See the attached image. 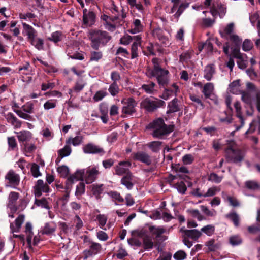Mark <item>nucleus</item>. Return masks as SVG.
I'll list each match as a JSON object with an SVG mask.
<instances>
[{
    "instance_id": "obj_59",
    "label": "nucleus",
    "mask_w": 260,
    "mask_h": 260,
    "mask_svg": "<svg viewBox=\"0 0 260 260\" xmlns=\"http://www.w3.org/2000/svg\"><path fill=\"white\" fill-rule=\"evenodd\" d=\"M194 157L190 154L184 155L182 160L184 165H190L194 161Z\"/></svg>"
},
{
    "instance_id": "obj_55",
    "label": "nucleus",
    "mask_w": 260,
    "mask_h": 260,
    "mask_svg": "<svg viewBox=\"0 0 260 260\" xmlns=\"http://www.w3.org/2000/svg\"><path fill=\"white\" fill-rule=\"evenodd\" d=\"M175 187L177 188V190L180 193L184 194L187 190V187L184 182L181 181L179 183H177L175 184Z\"/></svg>"
},
{
    "instance_id": "obj_47",
    "label": "nucleus",
    "mask_w": 260,
    "mask_h": 260,
    "mask_svg": "<svg viewBox=\"0 0 260 260\" xmlns=\"http://www.w3.org/2000/svg\"><path fill=\"white\" fill-rule=\"evenodd\" d=\"M189 97L192 101L195 102L198 105H196V108L199 107L200 109H203L204 108V104L198 96L194 94H190Z\"/></svg>"
},
{
    "instance_id": "obj_18",
    "label": "nucleus",
    "mask_w": 260,
    "mask_h": 260,
    "mask_svg": "<svg viewBox=\"0 0 260 260\" xmlns=\"http://www.w3.org/2000/svg\"><path fill=\"white\" fill-rule=\"evenodd\" d=\"M83 151L85 153L88 154H100L104 152L103 148L91 143L86 145L83 147Z\"/></svg>"
},
{
    "instance_id": "obj_28",
    "label": "nucleus",
    "mask_w": 260,
    "mask_h": 260,
    "mask_svg": "<svg viewBox=\"0 0 260 260\" xmlns=\"http://www.w3.org/2000/svg\"><path fill=\"white\" fill-rule=\"evenodd\" d=\"M24 215H19L15 220V228H14L13 224L11 223L10 228L13 232H18L21 227V225L24 221Z\"/></svg>"
},
{
    "instance_id": "obj_30",
    "label": "nucleus",
    "mask_w": 260,
    "mask_h": 260,
    "mask_svg": "<svg viewBox=\"0 0 260 260\" xmlns=\"http://www.w3.org/2000/svg\"><path fill=\"white\" fill-rule=\"evenodd\" d=\"M142 244L145 250H149L152 249L154 246L152 237L147 235L144 236L143 238V243Z\"/></svg>"
},
{
    "instance_id": "obj_39",
    "label": "nucleus",
    "mask_w": 260,
    "mask_h": 260,
    "mask_svg": "<svg viewBox=\"0 0 260 260\" xmlns=\"http://www.w3.org/2000/svg\"><path fill=\"white\" fill-rule=\"evenodd\" d=\"M62 32L60 31H56L51 34V36L48 38V40L53 42L54 43H57L60 42L62 38Z\"/></svg>"
},
{
    "instance_id": "obj_12",
    "label": "nucleus",
    "mask_w": 260,
    "mask_h": 260,
    "mask_svg": "<svg viewBox=\"0 0 260 260\" xmlns=\"http://www.w3.org/2000/svg\"><path fill=\"white\" fill-rule=\"evenodd\" d=\"M133 157L134 160H138L148 166L150 165L152 163L151 156L143 151H139L133 153Z\"/></svg>"
},
{
    "instance_id": "obj_5",
    "label": "nucleus",
    "mask_w": 260,
    "mask_h": 260,
    "mask_svg": "<svg viewBox=\"0 0 260 260\" xmlns=\"http://www.w3.org/2000/svg\"><path fill=\"white\" fill-rule=\"evenodd\" d=\"M100 174V172L96 167H88L85 169L78 170L76 172L70 176H74V182L78 180H85L86 184H90L95 181Z\"/></svg>"
},
{
    "instance_id": "obj_6",
    "label": "nucleus",
    "mask_w": 260,
    "mask_h": 260,
    "mask_svg": "<svg viewBox=\"0 0 260 260\" xmlns=\"http://www.w3.org/2000/svg\"><path fill=\"white\" fill-rule=\"evenodd\" d=\"M141 107L148 113H153L159 108L164 107L166 103L162 100L153 96L144 99L141 102Z\"/></svg>"
},
{
    "instance_id": "obj_14",
    "label": "nucleus",
    "mask_w": 260,
    "mask_h": 260,
    "mask_svg": "<svg viewBox=\"0 0 260 260\" xmlns=\"http://www.w3.org/2000/svg\"><path fill=\"white\" fill-rule=\"evenodd\" d=\"M132 164L129 161H122L118 163V166H116L115 174L118 176L125 175L128 172H131L128 168L125 167H129Z\"/></svg>"
},
{
    "instance_id": "obj_2",
    "label": "nucleus",
    "mask_w": 260,
    "mask_h": 260,
    "mask_svg": "<svg viewBox=\"0 0 260 260\" xmlns=\"http://www.w3.org/2000/svg\"><path fill=\"white\" fill-rule=\"evenodd\" d=\"M88 37L90 41V47L93 50H99L105 47L112 39L108 32L98 29H90Z\"/></svg>"
},
{
    "instance_id": "obj_46",
    "label": "nucleus",
    "mask_w": 260,
    "mask_h": 260,
    "mask_svg": "<svg viewBox=\"0 0 260 260\" xmlns=\"http://www.w3.org/2000/svg\"><path fill=\"white\" fill-rule=\"evenodd\" d=\"M140 46L139 45L138 42H133L131 46V59H134L138 56V46Z\"/></svg>"
},
{
    "instance_id": "obj_35",
    "label": "nucleus",
    "mask_w": 260,
    "mask_h": 260,
    "mask_svg": "<svg viewBox=\"0 0 260 260\" xmlns=\"http://www.w3.org/2000/svg\"><path fill=\"white\" fill-rule=\"evenodd\" d=\"M103 184H93L92 185L91 190L92 193L94 196H95L97 199H100L101 198V194L102 193L103 191Z\"/></svg>"
},
{
    "instance_id": "obj_10",
    "label": "nucleus",
    "mask_w": 260,
    "mask_h": 260,
    "mask_svg": "<svg viewBox=\"0 0 260 260\" xmlns=\"http://www.w3.org/2000/svg\"><path fill=\"white\" fill-rule=\"evenodd\" d=\"M101 244L96 242H91L88 249H85L83 251V258L84 260L87 259L89 257L98 254L102 250Z\"/></svg>"
},
{
    "instance_id": "obj_56",
    "label": "nucleus",
    "mask_w": 260,
    "mask_h": 260,
    "mask_svg": "<svg viewBox=\"0 0 260 260\" xmlns=\"http://www.w3.org/2000/svg\"><path fill=\"white\" fill-rule=\"evenodd\" d=\"M107 94L108 93L106 91L99 90L95 93L93 99L95 102H98L102 100Z\"/></svg>"
},
{
    "instance_id": "obj_11",
    "label": "nucleus",
    "mask_w": 260,
    "mask_h": 260,
    "mask_svg": "<svg viewBox=\"0 0 260 260\" xmlns=\"http://www.w3.org/2000/svg\"><path fill=\"white\" fill-rule=\"evenodd\" d=\"M75 178L74 176H69L66 181L65 190L62 191V192H64L65 194L60 198V200L64 201L63 205H64L68 201L72 185L74 183V179Z\"/></svg>"
},
{
    "instance_id": "obj_22",
    "label": "nucleus",
    "mask_w": 260,
    "mask_h": 260,
    "mask_svg": "<svg viewBox=\"0 0 260 260\" xmlns=\"http://www.w3.org/2000/svg\"><path fill=\"white\" fill-rule=\"evenodd\" d=\"M178 100L177 98H174L171 102L168 103V110L167 114H170L171 113H175L180 111V107L178 104Z\"/></svg>"
},
{
    "instance_id": "obj_1",
    "label": "nucleus",
    "mask_w": 260,
    "mask_h": 260,
    "mask_svg": "<svg viewBox=\"0 0 260 260\" xmlns=\"http://www.w3.org/2000/svg\"><path fill=\"white\" fill-rule=\"evenodd\" d=\"M147 128L152 130L151 135L153 138L163 139L174 131V125L166 124L164 119L159 117L150 122Z\"/></svg>"
},
{
    "instance_id": "obj_29",
    "label": "nucleus",
    "mask_w": 260,
    "mask_h": 260,
    "mask_svg": "<svg viewBox=\"0 0 260 260\" xmlns=\"http://www.w3.org/2000/svg\"><path fill=\"white\" fill-rule=\"evenodd\" d=\"M17 138L20 142L26 143L31 138V133L28 131H22L18 133Z\"/></svg>"
},
{
    "instance_id": "obj_4",
    "label": "nucleus",
    "mask_w": 260,
    "mask_h": 260,
    "mask_svg": "<svg viewBox=\"0 0 260 260\" xmlns=\"http://www.w3.org/2000/svg\"><path fill=\"white\" fill-rule=\"evenodd\" d=\"M227 145L225 149L226 161L236 164L242 162L245 157L244 152L240 148H235L236 144L233 140L227 141Z\"/></svg>"
},
{
    "instance_id": "obj_26",
    "label": "nucleus",
    "mask_w": 260,
    "mask_h": 260,
    "mask_svg": "<svg viewBox=\"0 0 260 260\" xmlns=\"http://www.w3.org/2000/svg\"><path fill=\"white\" fill-rule=\"evenodd\" d=\"M56 229V226L53 222H47L45 224L42 230L43 234L50 235L53 234Z\"/></svg>"
},
{
    "instance_id": "obj_17",
    "label": "nucleus",
    "mask_w": 260,
    "mask_h": 260,
    "mask_svg": "<svg viewBox=\"0 0 260 260\" xmlns=\"http://www.w3.org/2000/svg\"><path fill=\"white\" fill-rule=\"evenodd\" d=\"M234 107L236 110V116L239 119L241 124L237 126L236 128V131H239L241 129L244 125V118L242 116V108L240 103L239 101H236L234 103Z\"/></svg>"
},
{
    "instance_id": "obj_7",
    "label": "nucleus",
    "mask_w": 260,
    "mask_h": 260,
    "mask_svg": "<svg viewBox=\"0 0 260 260\" xmlns=\"http://www.w3.org/2000/svg\"><path fill=\"white\" fill-rule=\"evenodd\" d=\"M171 2L173 3V6L171 8L170 13H173L177 10L174 16L177 19L189 6V3L182 2L181 0H171Z\"/></svg>"
},
{
    "instance_id": "obj_58",
    "label": "nucleus",
    "mask_w": 260,
    "mask_h": 260,
    "mask_svg": "<svg viewBox=\"0 0 260 260\" xmlns=\"http://www.w3.org/2000/svg\"><path fill=\"white\" fill-rule=\"evenodd\" d=\"M253 47V43L250 40L245 39L242 44V49L244 51H250Z\"/></svg>"
},
{
    "instance_id": "obj_60",
    "label": "nucleus",
    "mask_w": 260,
    "mask_h": 260,
    "mask_svg": "<svg viewBox=\"0 0 260 260\" xmlns=\"http://www.w3.org/2000/svg\"><path fill=\"white\" fill-rule=\"evenodd\" d=\"M242 100L249 106L251 104V94L248 92H243L241 96Z\"/></svg>"
},
{
    "instance_id": "obj_16",
    "label": "nucleus",
    "mask_w": 260,
    "mask_h": 260,
    "mask_svg": "<svg viewBox=\"0 0 260 260\" xmlns=\"http://www.w3.org/2000/svg\"><path fill=\"white\" fill-rule=\"evenodd\" d=\"M22 26L23 28V34L27 36L29 41H33L34 38H36L37 36L36 30L31 26L26 23L23 22Z\"/></svg>"
},
{
    "instance_id": "obj_24",
    "label": "nucleus",
    "mask_w": 260,
    "mask_h": 260,
    "mask_svg": "<svg viewBox=\"0 0 260 260\" xmlns=\"http://www.w3.org/2000/svg\"><path fill=\"white\" fill-rule=\"evenodd\" d=\"M103 57V53L99 50H93L90 52L89 62H99Z\"/></svg>"
},
{
    "instance_id": "obj_15",
    "label": "nucleus",
    "mask_w": 260,
    "mask_h": 260,
    "mask_svg": "<svg viewBox=\"0 0 260 260\" xmlns=\"http://www.w3.org/2000/svg\"><path fill=\"white\" fill-rule=\"evenodd\" d=\"M6 179L9 181V183L14 186L19 185L20 182V176L13 170H10L5 176Z\"/></svg>"
},
{
    "instance_id": "obj_50",
    "label": "nucleus",
    "mask_w": 260,
    "mask_h": 260,
    "mask_svg": "<svg viewBox=\"0 0 260 260\" xmlns=\"http://www.w3.org/2000/svg\"><path fill=\"white\" fill-rule=\"evenodd\" d=\"M201 231L208 236H210L214 233L215 231V227L213 225L209 224L203 227Z\"/></svg>"
},
{
    "instance_id": "obj_49",
    "label": "nucleus",
    "mask_w": 260,
    "mask_h": 260,
    "mask_svg": "<svg viewBox=\"0 0 260 260\" xmlns=\"http://www.w3.org/2000/svg\"><path fill=\"white\" fill-rule=\"evenodd\" d=\"M31 173L32 175L35 178H37L40 176H41L42 174L40 173L39 171V166L36 163H32L31 164V169H30Z\"/></svg>"
},
{
    "instance_id": "obj_43",
    "label": "nucleus",
    "mask_w": 260,
    "mask_h": 260,
    "mask_svg": "<svg viewBox=\"0 0 260 260\" xmlns=\"http://www.w3.org/2000/svg\"><path fill=\"white\" fill-rule=\"evenodd\" d=\"M229 242L233 246L240 245L242 242V240L238 235L232 236L229 238Z\"/></svg>"
},
{
    "instance_id": "obj_13",
    "label": "nucleus",
    "mask_w": 260,
    "mask_h": 260,
    "mask_svg": "<svg viewBox=\"0 0 260 260\" xmlns=\"http://www.w3.org/2000/svg\"><path fill=\"white\" fill-rule=\"evenodd\" d=\"M120 182L127 189L131 190L133 188L135 183V176L132 172H128L121 178Z\"/></svg>"
},
{
    "instance_id": "obj_20",
    "label": "nucleus",
    "mask_w": 260,
    "mask_h": 260,
    "mask_svg": "<svg viewBox=\"0 0 260 260\" xmlns=\"http://www.w3.org/2000/svg\"><path fill=\"white\" fill-rule=\"evenodd\" d=\"M178 87L175 83H174L171 88H165L164 91L160 97L162 99L167 100L173 94L176 95V94L178 92Z\"/></svg>"
},
{
    "instance_id": "obj_52",
    "label": "nucleus",
    "mask_w": 260,
    "mask_h": 260,
    "mask_svg": "<svg viewBox=\"0 0 260 260\" xmlns=\"http://www.w3.org/2000/svg\"><path fill=\"white\" fill-rule=\"evenodd\" d=\"M19 196V193L14 191L11 192L9 196V204L12 206L14 205L18 199Z\"/></svg>"
},
{
    "instance_id": "obj_36",
    "label": "nucleus",
    "mask_w": 260,
    "mask_h": 260,
    "mask_svg": "<svg viewBox=\"0 0 260 260\" xmlns=\"http://www.w3.org/2000/svg\"><path fill=\"white\" fill-rule=\"evenodd\" d=\"M234 24L233 23H231L229 24L224 30V32H220V34L221 37L224 39H228V35L229 36L232 35L231 34L233 32L234 30Z\"/></svg>"
},
{
    "instance_id": "obj_62",
    "label": "nucleus",
    "mask_w": 260,
    "mask_h": 260,
    "mask_svg": "<svg viewBox=\"0 0 260 260\" xmlns=\"http://www.w3.org/2000/svg\"><path fill=\"white\" fill-rule=\"evenodd\" d=\"M222 177L219 176L215 173H211L209 176V180L213 181L216 183H220L222 181Z\"/></svg>"
},
{
    "instance_id": "obj_25",
    "label": "nucleus",
    "mask_w": 260,
    "mask_h": 260,
    "mask_svg": "<svg viewBox=\"0 0 260 260\" xmlns=\"http://www.w3.org/2000/svg\"><path fill=\"white\" fill-rule=\"evenodd\" d=\"M71 143V140H68L66 141V143L67 144L63 148L60 149L58 151V155L61 158L70 155L72 152V149L69 144H70Z\"/></svg>"
},
{
    "instance_id": "obj_48",
    "label": "nucleus",
    "mask_w": 260,
    "mask_h": 260,
    "mask_svg": "<svg viewBox=\"0 0 260 260\" xmlns=\"http://www.w3.org/2000/svg\"><path fill=\"white\" fill-rule=\"evenodd\" d=\"M192 52L191 51H186L183 52L179 56L180 62H187L191 58Z\"/></svg>"
},
{
    "instance_id": "obj_3",
    "label": "nucleus",
    "mask_w": 260,
    "mask_h": 260,
    "mask_svg": "<svg viewBox=\"0 0 260 260\" xmlns=\"http://www.w3.org/2000/svg\"><path fill=\"white\" fill-rule=\"evenodd\" d=\"M154 68L153 69H149L147 72V75L149 78L156 77L158 84L162 87L167 86L169 83L168 74L169 72L161 68L158 63V59H152Z\"/></svg>"
},
{
    "instance_id": "obj_21",
    "label": "nucleus",
    "mask_w": 260,
    "mask_h": 260,
    "mask_svg": "<svg viewBox=\"0 0 260 260\" xmlns=\"http://www.w3.org/2000/svg\"><path fill=\"white\" fill-rule=\"evenodd\" d=\"M181 231L184 234V236L194 240H197L202 235L201 232L197 229L183 230L181 229Z\"/></svg>"
},
{
    "instance_id": "obj_40",
    "label": "nucleus",
    "mask_w": 260,
    "mask_h": 260,
    "mask_svg": "<svg viewBox=\"0 0 260 260\" xmlns=\"http://www.w3.org/2000/svg\"><path fill=\"white\" fill-rule=\"evenodd\" d=\"M30 44L34 46L38 50H41L43 49L44 40L41 38H34L33 41H29Z\"/></svg>"
},
{
    "instance_id": "obj_38",
    "label": "nucleus",
    "mask_w": 260,
    "mask_h": 260,
    "mask_svg": "<svg viewBox=\"0 0 260 260\" xmlns=\"http://www.w3.org/2000/svg\"><path fill=\"white\" fill-rule=\"evenodd\" d=\"M57 171L62 178H66L70 173V170L68 167L62 165L57 168Z\"/></svg>"
},
{
    "instance_id": "obj_23",
    "label": "nucleus",
    "mask_w": 260,
    "mask_h": 260,
    "mask_svg": "<svg viewBox=\"0 0 260 260\" xmlns=\"http://www.w3.org/2000/svg\"><path fill=\"white\" fill-rule=\"evenodd\" d=\"M214 90V85L212 83H207L203 87L202 91L206 99L212 100L211 95Z\"/></svg>"
},
{
    "instance_id": "obj_37",
    "label": "nucleus",
    "mask_w": 260,
    "mask_h": 260,
    "mask_svg": "<svg viewBox=\"0 0 260 260\" xmlns=\"http://www.w3.org/2000/svg\"><path fill=\"white\" fill-rule=\"evenodd\" d=\"M162 142L158 141H152L147 144L148 147L153 152H158Z\"/></svg>"
},
{
    "instance_id": "obj_19",
    "label": "nucleus",
    "mask_w": 260,
    "mask_h": 260,
    "mask_svg": "<svg viewBox=\"0 0 260 260\" xmlns=\"http://www.w3.org/2000/svg\"><path fill=\"white\" fill-rule=\"evenodd\" d=\"M6 118L9 123L11 124L15 128H19L22 125V122L19 120L12 113L9 112L6 115Z\"/></svg>"
},
{
    "instance_id": "obj_45",
    "label": "nucleus",
    "mask_w": 260,
    "mask_h": 260,
    "mask_svg": "<svg viewBox=\"0 0 260 260\" xmlns=\"http://www.w3.org/2000/svg\"><path fill=\"white\" fill-rule=\"evenodd\" d=\"M109 92L113 96L116 95L119 91V86L117 83L113 82L109 86L108 89Z\"/></svg>"
},
{
    "instance_id": "obj_61",
    "label": "nucleus",
    "mask_w": 260,
    "mask_h": 260,
    "mask_svg": "<svg viewBox=\"0 0 260 260\" xmlns=\"http://www.w3.org/2000/svg\"><path fill=\"white\" fill-rule=\"evenodd\" d=\"M240 47H234L232 51V57L237 58L238 59H242L243 54L240 52Z\"/></svg>"
},
{
    "instance_id": "obj_9",
    "label": "nucleus",
    "mask_w": 260,
    "mask_h": 260,
    "mask_svg": "<svg viewBox=\"0 0 260 260\" xmlns=\"http://www.w3.org/2000/svg\"><path fill=\"white\" fill-rule=\"evenodd\" d=\"M34 194L36 198H40L42 192H49L50 188L48 185L44 182L42 179L37 180L33 187Z\"/></svg>"
},
{
    "instance_id": "obj_27",
    "label": "nucleus",
    "mask_w": 260,
    "mask_h": 260,
    "mask_svg": "<svg viewBox=\"0 0 260 260\" xmlns=\"http://www.w3.org/2000/svg\"><path fill=\"white\" fill-rule=\"evenodd\" d=\"M215 73V66L214 64H208L205 68L204 77L207 80L210 81Z\"/></svg>"
},
{
    "instance_id": "obj_51",
    "label": "nucleus",
    "mask_w": 260,
    "mask_h": 260,
    "mask_svg": "<svg viewBox=\"0 0 260 260\" xmlns=\"http://www.w3.org/2000/svg\"><path fill=\"white\" fill-rule=\"evenodd\" d=\"M85 185L83 182H80L76 186L75 191V195L76 196H81L85 193Z\"/></svg>"
},
{
    "instance_id": "obj_54",
    "label": "nucleus",
    "mask_w": 260,
    "mask_h": 260,
    "mask_svg": "<svg viewBox=\"0 0 260 260\" xmlns=\"http://www.w3.org/2000/svg\"><path fill=\"white\" fill-rule=\"evenodd\" d=\"M22 111L28 113L34 112V104L31 102H28L22 106Z\"/></svg>"
},
{
    "instance_id": "obj_32",
    "label": "nucleus",
    "mask_w": 260,
    "mask_h": 260,
    "mask_svg": "<svg viewBox=\"0 0 260 260\" xmlns=\"http://www.w3.org/2000/svg\"><path fill=\"white\" fill-rule=\"evenodd\" d=\"M205 245L208 247L210 251H215L216 250L220 249L221 244L219 242H215V240L211 239L205 243Z\"/></svg>"
},
{
    "instance_id": "obj_53",
    "label": "nucleus",
    "mask_w": 260,
    "mask_h": 260,
    "mask_svg": "<svg viewBox=\"0 0 260 260\" xmlns=\"http://www.w3.org/2000/svg\"><path fill=\"white\" fill-rule=\"evenodd\" d=\"M8 144L9 150H14L15 149H18L16 140L14 137L8 138Z\"/></svg>"
},
{
    "instance_id": "obj_34",
    "label": "nucleus",
    "mask_w": 260,
    "mask_h": 260,
    "mask_svg": "<svg viewBox=\"0 0 260 260\" xmlns=\"http://www.w3.org/2000/svg\"><path fill=\"white\" fill-rule=\"evenodd\" d=\"M228 39L230 40L232 45L234 47H239L241 46L242 40L238 35L234 34L231 35L229 38H228Z\"/></svg>"
},
{
    "instance_id": "obj_41",
    "label": "nucleus",
    "mask_w": 260,
    "mask_h": 260,
    "mask_svg": "<svg viewBox=\"0 0 260 260\" xmlns=\"http://www.w3.org/2000/svg\"><path fill=\"white\" fill-rule=\"evenodd\" d=\"M13 111L17 114L19 117L21 118L29 121H33L34 120L32 116L29 115L25 112H23L22 110L13 109Z\"/></svg>"
},
{
    "instance_id": "obj_33",
    "label": "nucleus",
    "mask_w": 260,
    "mask_h": 260,
    "mask_svg": "<svg viewBox=\"0 0 260 260\" xmlns=\"http://www.w3.org/2000/svg\"><path fill=\"white\" fill-rule=\"evenodd\" d=\"M156 86L155 83L152 81H150L148 84H144L142 85L141 88L146 93L150 94L154 93L155 89L154 87Z\"/></svg>"
},
{
    "instance_id": "obj_64",
    "label": "nucleus",
    "mask_w": 260,
    "mask_h": 260,
    "mask_svg": "<svg viewBox=\"0 0 260 260\" xmlns=\"http://www.w3.org/2000/svg\"><path fill=\"white\" fill-rule=\"evenodd\" d=\"M120 41L121 44L127 45L132 41V36L128 35H125L121 38Z\"/></svg>"
},
{
    "instance_id": "obj_8",
    "label": "nucleus",
    "mask_w": 260,
    "mask_h": 260,
    "mask_svg": "<svg viewBox=\"0 0 260 260\" xmlns=\"http://www.w3.org/2000/svg\"><path fill=\"white\" fill-rule=\"evenodd\" d=\"M124 100L123 99L121 101V103L125 105L122 109V114L121 116L122 117H125V116L123 115V114L132 115L135 113L136 112L135 107L137 104L135 99L132 97L128 98L125 102H124Z\"/></svg>"
},
{
    "instance_id": "obj_63",
    "label": "nucleus",
    "mask_w": 260,
    "mask_h": 260,
    "mask_svg": "<svg viewBox=\"0 0 260 260\" xmlns=\"http://www.w3.org/2000/svg\"><path fill=\"white\" fill-rule=\"evenodd\" d=\"M173 257L176 260H183L186 258V254L184 251L179 250L174 254Z\"/></svg>"
},
{
    "instance_id": "obj_42",
    "label": "nucleus",
    "mask_w": 260,
    "mask_h": 260,
    "mask_svg": "<svg viewBox=\"0 0 260 260\" xmlns=\"http://www.w3.org/2000/svg\"><path fill=\"white\" fill-rule=\"evenodd\" d=\"M35 204L37 206H41L42 208L49 209L50 207L48 205V202L47 199L43 198L41 199H36L35 200Z\"/></svg>"
},
{
    "instance_id": "obj_31",
    "label": "nucleus",
    "mask_w": 260,
    "mask_h": 260,
    "mask_svg": "<svg viewBox=\"0 0 260 260\" xmlns=\"http://www.w3.org/2000/svg\"><path fill=\"white\" fill-rule=\"evenodd\" d=\"M225 217L231 220L235 227L237 228L240 225V218L236 212H230L225 215Z\"/></svg>"
},
{
    "instance_id": "obj_44",
    "label": "nucleus",
    "mask_w": 260,
    "mask_h": 260,
    "mask_svg": "<svg viewBox=\"0 0 260 260\" xmlns=\"http://www.w3.org/2000/svg\"><path fill=\"white\" fill-rule=\"evenodd\" d=\"M149 230L151 232H153V234L156 235V238H159L161 235L165 232L164 229L160 227L156 228L154 226H149Z\"/></svg>"
},
{
    "instance_id": "obj_57",
    "label": "nucleus",
    "mask_w": 260,
    "mask_h": 260,
    "mask_svg": "<svg viewBox=\"0 0 260 260\" xmlns=\"http://www.w3.org/2000/svg\"><path fill=\"white\" fill-rule=\"evenodd\" d=\"M246 187L251 190H257L259 188V184L254 181H247L245 182Z\"/></svg>"
}]
</instances>
